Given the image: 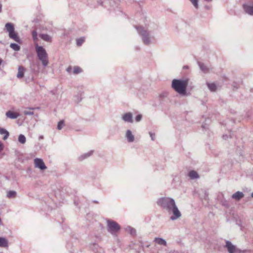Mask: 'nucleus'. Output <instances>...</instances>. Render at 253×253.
<instances>
[{"label":"nucleus","mask_w":253,"mask_h":253,"mask_svg":"<svg viewBox=\"0 0 253 253\" xmlns=\"http://www.w3.org/2000/svg\"><path fill=\"white\" fill-rule=\"evenodd\" d=\"M158 206L166 210L169 213H172L173 215L170 219L174 220L181 216V214L177 207L173 199L169 197H162L157 201Z\"/></svg>","instance_id":"f257e3e1"},{"label":"nucleus","mask_w":253,"mask_h":253,"mask_svg":"<svg viewBox=\"0 0 253 253\" xmlns=\"http://www.w3.org/2000/svg\"><path fill=\"white\" fill-rule=\"evenodd\" d=\"M138 34L141 37L142 41L145 45H150L155 40L152 30L149 25L145 27L142 26H134Z\"/></svg>","instance_id":"f03ea898"},{"label":"nucleus","mask_w":253,"mask_h":253,"mask_svg":"<svg viewBox=\"0 0 253 253\" xmlns=\"http://www.w3.org/2000/svg\"><path fill=\"white\" fill-rule=\"evenodd\" d=\"M188 79H173L171 83L172 88L182 96L187 94L186 88L188 84Z\"/></svg>","instance_id":"7ed1b4c3"},{"label":"nucleus","mask_w":253,"mask_h":253,"mask_svg":"<svg viewBox=\"0 0 253 253\" xmlns=\"http://www.w3.org/2000/svg\"><path fill=\"white\" fill-rule=\"evenodd\" d=\"M36 49L39 59L42 61V64L44 67H46L48 63L47 59V54L45 49L41 46L38 44L36 45Z\"/></svg>","instance_id":"20e7f679"},{"label":"nucleus","mask_w":253,"mask_h":253,"mask_svg":"<svg viewBox=\"0 0 253 253\" xmlns=\"http://www.w3.org/2000/svg\"><path fill=\"white\" fill-rule=\"evenodd\" d=\"M5 28L6 31L8 32L10 38L13 39L18 43L21 42V40L18 37L17 33L15 32L14 25L12 23H7L5 25Z\"/></svg>","instance_id":"39448f33"},{"label":"nucleus","mask_w":253,"mask_h":253,"mask_svg":"<svg viewBox=\"0 0 253 253\" xmlns=\"http://www.w3.org/2000/svg\"><path fill=\"white\" fill-rule=\"evenodd\" d=\"M107 230L108 232L114 235L120 230V226L116 222L108 220L107 221Z\"/></svg>","instance_id":"423d86ee"},{"label":"nucleus","mask_w":253,"mask_h":253,"mask_svg":"<svg viewBox=\"0 0 253 253\" xmlns=\"http://www.w3.org/2000/svg\"><path fill=\"white\" fill-rule=\"evenodd\" d=\"M34 164L36 168H39L41 170H44L47 168L43 160L40 158L35 159Z\"/></svg>","instance_id":"0eeeda50"},{"label":"nucleus","mask_w":253,"mask_h":253,"mask_svg":"<svg viewBox=\"0 0 253 253\" xmlns=\"http://www.w3.org/2000/svg\"><path fill=\"white\" fill-rule=\"evenodd\" d=\"M245 12L250 15H253V2L247 3L243 5Z\"/></svg>","instance_id":"6e6552de"},{"label":"nucleus","mask_w":253,"mask_h":253,"mask_svg":"<svg viewBox=\"0 0 253 253\" xmlns=\"http://www.w3.org/2000/svg\"><path fill=\"white\" fill-rule=\"evenodd\" d=\"M225 248H227L229 253H235L238 252V249L229 241H226Z\"/></svg>","instance_id":"1a4fd4ad"},{"label":"nucleus","mask_w":253,"mask_h":253,"mask_svg":"<svg viewBox=\"0 0 253 253\" xmlns=\"http://www.w3.org/2000/svg\"><path fill=\"white\" fill-rule=\"evenodd\" d=\"M122 119L126 123H132L133 122L132 114L130 112L124 114L122 117Z\"/></svg>","instance_id":"9d476101"},{"label":"nucleus","mask_w":253,"mask_h":253,"mask_svg":"<svg viewBox=\"0 0 253 253\" xmlns=\"http://www.w3.org/2000/svg\"><path fill=\"white\" fill-rule=\"evenodd\" d=\"M125 137L129 143L133 142L134 141V136L131 131L127 129L126 132Z\"/></svg>","instance_id":"9b49d317"},{"label":"nucleus","mask_w":253,"mask_h":253,"mask_svg":"<svg viewBox=\"0 0 253 253\" xmlns=\"http://www.w3.org/2000/svg\"><path fill=\"white\" fill-rule=\"evenodd\" d=\"M244 197V194L242 192L237 191L232 195V198L237 201L240 200Z\"/></svg>","instance_id":"f8f14e48"},{"label":"nucleus","mask_w":253,"mask_h":253,"mask_svg":"<svg viewBox=\"0 0 253 253\" xmlns=\"http://www.w3.org/2000/svg\"><path fill=\"white\" fill-rule=\"evenodd\" d=\"M5 115L7 118L11 119H15L19 116V114L11 111H8L6 113Z\"/></svg>","instance_id":"ddd939ff"},{"label":"nucleus","mask_w":253,"mask_h":253,"mask_svg":"<svg viewBox=\"0 0 253 253\" xmlns=\"http://www.w3.org/2000/svg\"><path fill=\"white\" fill-rule=\"evenodd\" d=\"M40 38L43 41L47 42H51L52 37L46 34H40Z\"/></svg>","instance_id":"4468645a"},{"label":"nucleus","mask_w":253,"mask_h":253,"mask_svg":"<svg viewBox=\"0 0 253 253\" xmlns=\"http://www.w3.org/2000/svg\"><path fill=\"white\" fill-rule=\"evenodd\" d=\"M198 64L200 70L204 73H206L209 71V67H207L204 63L201 62H198Z\"/></svg>","instance_id":"2eb2a0df"},{"label":"nucleus","mask_w":253,"mask_h":253,"mask_svg":"<svg viewBox=\"0 0 253 253\" xmlns=\"http://www.w3.org/2000/svg\"><path fill=\"white\" fill-rule=\"evenodd\" d=\"M154 241L160 245H163L164 246H167V245L166 241L162 238L156 237L154 239Z\"/></svg>","instance_id":"dca6fc26"},{"label":"nucleus","mask_w":253,"mask_h":253,"mask_svg":"<svg viewBox=\"0 0 253 253\" xmlns=\"http://www.w3.org/2000/svg\"><path fill=\"white\" fill-rule=\"evenodd\" d=\"M93 153V151L91 150L87 153H85L81 156H80L79 159L80 160H83L84 159H85L89 157H90L91 155H92Z\"/></svg>","instance_id":"f3484780"},{"label":"nucleus","mask_w":253,"mask_h":253,"mask_svg":"<svg viewBox=\"0 0 253 253\" xmlns=\"http://www.w3.org/2000/svg\"><path fill=\"white\" fill-rule=\"evenodd\" d=\"M24 68L22 66H19L18 71L17 74V77L18 78H22L24 77Z\"/></svg>","instance_id":"a211bd4d"},{"label":"nucleus","mask_w":253,"mask_h":253,"mask_svg":"<svg viewBox=\"0 0 253 253\" xmlns=\"http://www.w3.org/2000/svg\"><path fill=\"white\" fill-rule=\"evenodd\" d=\"M17 192L14 190H9L7 192L6 196L8 198H14L16 197Z\"/></svg>","instance_id":"6ab92c4d"},{"label":"nucleus","mask_w":253,"mask_h":253,"mask_svg":"<svg viewBox=\"0 0 253 253\" xmlns=\"http://www.w3.org/2000/svg\"><path fill=\"white\" fill-rule=\"evenodd\" d=\"M188 175L192 179L198 178L199 177L198 173L194 170L190 171L189 172Z\"/></svg>","instance_id":"aec40b11"},{"label":"nucleus","mask_w":253,"mask_h":253,"mask_svg":"<svg viewBox=\"0 0 253 253\" xmlns=\"http://www.w3.org/2000/svg\"><path fill=\"white\" fill-rule=\"evenodd\" d=\"M0 134H4L3 139L6 140L9 136V132L6 129L0 127Z\"/></svg>","instance_id":"412c9836"},{"label":"nucleus","mask_w":253,"mask_h":253,"mask_svg":"<svg viewBox=\"0 0 253 253\" xmlns=\"http://www.w3.org/2000/svg\"><path fill=\"white\" fill-rule=\"evenodd\" d=\"M8 246V243L6 239L3 237H0V247H7Z\"/></svg>","instance_id":"4be33fe9"},{"label":"nucleus","mask_w":253,"mask_h":253,"mask_svg":"<svg viewBox=\"0 0 253 253\" xmlns=\"http://www.w3.org/2000/svg\"><path fill=\"white\" fill-rule=\"evenodd\" d=\"M207 86H208L209 89L211 91H215L216 90L217 87H216V84L214 83H207Z\"/></svg>","instance_id":"5701e85b"},{"label":"nucleus","mask_w":253,"mask_h":253,"mask_svg":"<svg viewBox=\"0 0 253 253\" xmlns=\"http://www.w3.org/2000/svg\"><path fill=\"white\" fill-rule=\"evenodd\" d=\"M10 47L12 48L14 51H18L20 50V47L17 43H11L10 44Z\"/></svg>","instance_id":"b1692460"},{"label":"nucleus","mask_w":253,"mask_h":253,"mask_svg":"<svg viewBox=\"0 0 253 253\" xmlns=\"http://www.w3.org/2000/svg\"><path fill=\"white\" fill-rule=\"evenodd\" d=\"M26 137L23 134H20L18 137V141L21 144H24L26 142Z\"/></svg>","instance_id":"393cba45"},{"label":"nucleus","mask_w":253,"mask_h":253,"mask_svg":"<svg viewBox=\"0 0 253 253\" xmlns=\"http://www.w3.org/2000/svg\"><path fill=\"white\" fill-rule=\"evenodd\" d=\"M82 97L81 94H78L77 95H75L74 97V100L77 103L80 102L82 100Z\"/></svg>","instance_id":"a878e982"},{"label":"nucleus","mask_w":253,"mask_h":253,"mask_svg":"<svg viewBox=\"0 0 253 253\" xmlns=\"http://www.w3.org/2000/svg\"><path fill=\"white\" fill-rule=\"evenodd\" d=\"M84 38L81 37L76 40L77 45L79 46H81L84 42Z\"/></svg>","instance_id":"bb28decb"},{"label":"nucleus","mask_w":253,"mask_h":253,"mask_svg":"<svg viewBox=\"0 0 253 253\" xmlns=\"http://www.w3.org/2000/svg\"><path fill=\"white\" fill-rule=\"evenodd\" d=\"M32 37L33 40L35 42H37L38 41V33L36 30H34L32 32Z\"/></svg>","instance_id":"cd10ccee"},{"label":"nucleus","mask_w":253,"mask_h":253,"mask_svg":"<svg viewBox=\"0 0 253 253\" xmlns=\"http://www.w3.org/2000/svg\"><path fill=\"white\" fill-rule=\"evenodd\" d=\"M34 108H29V110H25L23 113H24V114L25 115H34V112L31 111V110H33Z\"/></svg>","instance_id":"c85d7f7f"},{"label":"nucleus","mask_w":253,"mask_h":253,"mask_svg":"<svg viewBox=\"0 0 253 253\" xmlns=\"http://www.w3.org/2000/svg\"><path fill=\"white\" fill-rule=\"evenodd\" d=\"M64 125V122L63 120H61L60 121H59L58 123V125H57V129H59V130H61L63 126Z\"/></svg>","instance_id":"c756f323"},{"label":"nucleus","mask_w":253,"mask_h":253,"mask_svg":"<svg viewBox=\"0 0 253 253\" xmlns=\"http://www.w3.org/2000/svg\"><path fill=\"white\" fill-rule=\"evenodd\" d=\"M196 8H199L198 0H189Z\"/></svg>","instance_id":"7c9ffc66"},{"label":"nucleus","mask_w":253,"mask_h":253,"mask_svg":"<svg viewBox=\"0 0 253 253\" xmlns=\"http://www.w3.org/2000/svg\"><path fill=\"white\" fill-rule=\"evenodd\" d=\"M81 72H82V70L79 67H78V66L74 67V70H73V73L74 74H79V73H81Z\"/></svg>","instance_id":"2f4dec72"},{"label":"nucleus","mask_w":253,"mask_h":253,"mask_svg":"<svg viewBox=\"0 0 253 253\" xmlns=\"http://www.w3.org/2000/svg\"><path fill=\"white\" fill-rule=\"evenodd\" d=\"M126 229L128 231V232L130 233V234L132 235H134L136 233V231L133 228H131V227H128Z\"/></svg>","instance_id":"473e14b6"},{"label":"nucleus","mask_w":253,"mask_h":253,"mask_svg":"<svg viewBox=\"0 0 253 253\" xmlns=\"http://www.w3.org/2000/svg\"><path fill=\"white\" fill-rule=\"evenodd\" d=\"M142 115L139 114V115H137L135 117V119L136 122H140L142 120Z\"/></svg>","instance_id":"72a5a7b5"},{"label":"nucleus","mask_w":253,"mask_h":253,"mask_svg":"<svg viewBox=\"0 0 253 253\" xmlns=\"http://www.w3.org/2000/svg\"><path fill=\"white\" fill-rule=\"evenodd\" d=\"M159 97L160 98H166L168 96V93L166 92H163L162 93H161L160 95H159Z\"/></svg>","instance_id":"f704fd0d"},{"label":"nucleus","mask_w":253,"mask_h":253,"mask_svg":"<svg viewBox=\"0 0 253 253\" xmlns=\"http://www.w3.org/2000/svg\"><path fill=\"white\" fill-rule=\"evenodd\" d=\"M149 133L150 136L151 137V140L152 141H154L155 139V134L152 132H149Z\"/></svg>","instance_id":"c9c22d12"},{"label":"nucleus","mask_w":253,"mask_h":253,"mask_svg":"<svg viewBox=\"0 0 253 253\" xmlns=\"http://www.w3.org/2000/svg\"><path fill=\"white\" fill-rule=\"evenodd\" d=\"M71 70H72L71 67H69L66 69L67 72H68V73H70Z\"/></svg>","instance_id":"e433bc0d"},{"label":"nucleus","mask_w":253,"mask_h":253,"mask_svg":"<svg viewBox=\"0 0 253 253\" xmlns=\"http://www.w3.org/2000/svg\"><path fill=\"white\" fill-rule=\"evenodd\" d=\"M183 68L184 69H189V66L187 65H185L183 66Z\"/></svg>","instance_id":"4c0bfd02"},{"label":"nucleus","mask_w":253,"mask_h":253,"mask_svg":"<svg viewBox=\"0 0 253 253\" xmlns=\"http://www.w3.org/2000/svg\"><path fill=\"white\" fill-rule=\"evenodd\" d=\"M223 138L225 139H226L228 138V136L227 135H223Z\"/></svg>","instance_id":"58836bf2"},{"label":"nucleus","mask_w":253,"mask_h":253,"mask_svg":"<svg viewBox=\"0 0 253 253\" xmlns=\"http://www.w3.org/2000/svg\"><path fill=\"white\" fill-rule=\"evenodd\" d=\"M2 149V144L1 142L0 141V150Z\"/></svg>","instance_id":"ea45409f"},{"label":"nucleus","mask_w":253,"mask_h":253,"mask_svg":"<svg viewBox=\"0 0 253 253\" xmlns=\"http://www.w3.org/2000/svg\"><path fill=\"white\" fill-rule=\"evenodd\" d=\"M1 9H2V5L0 3V12H1Z\"/></svg>","instance_id":"a19ab883"},{"label":"nucleus","mask_w":253,"mask_h":253,"mask_svg":"<svg viewBox=\"0 0 253 253\" xmlns=\"http://www.w3.org/2000/svg\"><path fill=\"white\" fill-rule=\"evenodd\" d=\"M202 127L204 128V129H206V127L204 125H202Z\"/></svg>","instance_id":"79ce46f5"},{"label":"nucleus","mask_w":253,"mask_h":253,"mask_svg":"<svg viewBox=\"0 0 253 253\" xmlns=\"http://www.w3.org/2000/svg\"><path fill=\"white\" fill-rule=\"evenodd\" d=\"M43 136H42H42H40L39 137V139H43Z\"/></svg>","instance_id":"37998d69"},{"label":"nucleus","mask_w":253,"mask_h":253,"mask_svg":"<svg viewBox=\"0 0 253 253\" xmlns=\"http://www.w3.org/2000/svg\"><path fill=\"white\" fill-rule=\"evenodd\" d=\"M206 1H208V2H210L212 0H205Z\"/></svg>","instance_id":"c03bdc74"},{"label":"nucleus","mask_w":253,"mask_h":253,"mask_svg":"<svg viewBox=\"0 0 253 253\" xmlns=\"http://www.w3.org/2000/svg\"><path fill=\"white\" fill-rule=\"evenodd\" d=\"M251 197H252V198H253V192H252V193L251 194Z\"/></svg>","instance_id":"a18cd8bd"},{"label":"nucleus","mask_w":253,"mask_h":253,"mask_svg":"<svg viewBox=\"0 0 253 253\" xmlns=\"http://www.w3.org/2000/svg\"><path fill=\"white\" fill-rule=\"evenodd\" d=\"M99 2V3H100V4H102V2Z\"/></svg>","instance_id":"49530a36"}]
</instances>
